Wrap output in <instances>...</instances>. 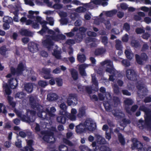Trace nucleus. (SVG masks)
Here are the masks:
<instances>
[{
	"mask_svg": "<svg viewBox=\"0 0 151 151\" xmlns=\"http://www.w3.org/2000/svg\"><path fill=\"white\" fill-rule=\"evenodd\" d=\"M58 96L55 93H50L47 95V99L49 101H54L58 99Z\"/></svg>",
	"mask_w": 151,
	"mask_h": 151,
	"instance_id": "aec40b11",
	"label": "nucleus"
},
{
	"mask_svg": "<svg viewBox=\"0 0 151 151\" xmlns=\"http://www.w3.org/2000/svg\"><path fill=\"white\" fill-rule=\"evenodd\" d=\"M73 79L75 80L78 78V73L74 69H71L70 70Z\"/></svg>",
	"mask_w": 151,
	"mask_h": 151,
	"instance_id": "4c0bfd02",
	"label": "nucleus"
},
{
	"mask_svg": "<svg viewBox=\"0 0 151 151\" xmlns=\"http://www.w3.org/2000/svg\"><path fill=\"white\" fill-rule=\"evenodd\" d=\"M132 141L133 142L131 146V148L132 150L137 148L139 149L138 151H147V148L145 147L142 148V144L138 141L137 139L132 138Z\"/></svg>",
	"mask_w": 151,
	"mask_h": 151,
	"instance_id": "6e6552de",
	"label": "nucleus"
},
{
	"mask_svg": "<svg viewBox=\"0 0 151 151\" xmlns=\"http://www.w3.org/2000/svg\"><path fill=\"white\" fill-rule=\"evenodd\" d=\"M86 66L84 64H82L79 66V70L80 74L82 76H86V74L85 69Z\"/></svg>",
	"mask_w": 151,
	"mask_h": 151,
	"instance_id": "5701e85b",
	"label": "nucleus"
},
{
	"mask_svg": "<svg viewBox=\"0 0 151 151\" xmlns=\"http://www.w3.org/2000/svg\"><path fill=\"white\" fill-rule=\"evenodd\" d=\"M101 64L102 66L106 64L107 66L109 67L107 68L106 71L111 74V75L109 76V80L114 81L116 78L119 76V73L113 68L112 62L109 60H106L101 62Z\"/></svg>",
	"mask_w": 151,
	"mask_h": 151,
	"instance_id": "f03ea898",
	"label": "nucleus"
},
{
	"mask_svg": "<svg viewBox=\"0 0 151 151\" xmlns=\"http://www.w3.org/2000/svg\"><path fill=\"white\" fill-rule=\"evenodd\" d=\"M63 141L64 143L70 146H71L73 145V143L66 138H63Z\"/></svg>",
	"mask_w": 151,
	"mask_h": 151,
	"instance_id": "e2e57ef3",
	"label": "nucleus"
},
{
	"mask_svg": "<svg viewBox=\"0 0 151 151\" xmlns=\"http://www.w3.org/2000/svg\"><path fill=\"white\" fill-rule=\"evenodd\" d=\"M61 51L57 49H55L53 50V52L52 53V55L54 57H61L60 55Z\"/></svg>",
	"mask_w": 151,
	"mask_h": 151,
	"instance_id": "8fccbe9b",
	"label": "nucleus"
},
{
	"mask_svg": "<svg viewBox=\"0 0 151 151\" xmlns=\"http://www.w3.org/2000/svg\"><path fill=\"white\" fill-rule=\"evenodd\" d=\"M3 22L4 23H11L13 22V19L10 17L5 16L3 18Z\"/></svg>",
	"mask_w": 151,
	"mask_h": 151,
	"instance_id": "c03bdc74",
	"label": "nucleus"
},
{
	"mask_svg": "<svg viewBox=\"0 0 151 151\" xmlns=\"http://www.w3.org/2000/svg\"><path fill=\"white\" fill-rule=\"evenodd\" d=\"M42 110L41 111H38L39 112L38 113V116L40 118H42V119H46L47 120L49 119L50 117L47 116V113L45 111H43Z\"/></svg>",
	"mask_w": 151,
	"mask_h": 151,
	"instance_id": "a211bd4d",
	"label": "nucleus"
},
{
	"mask_svg": "<svg viewBox=\"0 0 151 151\" xmlns=\"http://www.w3.org/2000/svg\"><path fill=\"white\" fill-rule=\"evenodd\" d=\"M14 112L16 113L17 116L21 118V119L23 121L27 122H33L34 121V119L32 118L30 119L29 117H27L25 115L22 114V112L17 109H15Z\"/></svg>",
	"mask_w": 151,
	"mask_h": 151,
	"instance_id": "9d476101",
	"label": "nucleus"
},
{
	"mask_svg": "<svg viewBox=\"0 0 151 151\" xmlns=\"http://www.w3.org/2000/svg\"><path fill=\"white\" fill-rule=\"evenodd\" d=\"M118 137L120 142L122 145H124L125 142L124 139L122 134L120 133H118Z\"/></svg>",
	"mask_w": 151,
	"mask_h": 151,
	"instance_id": "09e8293b",
	"label": "nucleus"
},
{
	"mask_svg": "<svg viewBox=\"0 0 151 151\" xmlns=\"http://www.w3.org/2000/svg\"><path fill=\"white\" fill-rule=\"evenodd\" d=\"M35 19H36L35 21L37 23H40L41 24H43L42 23H44V22H46V21L45 20L42 21V18L39 16H35Z\"/></svg>",
	"mask_w": 151,
	"mask_h": 151,
	"instance_id": "603ef678",
	"label": "nucleus"
},
{
	"mask_svg": "<svg viewBox=\"0 0 151 151\" xmlns=\"http://www.w3.org/2000/svg\"><path fill=\"white\" fill-rule=\"evenodd\" d=\"M122 64L125 67H129L130 65L129 61L128 59L124 60L122 61Z\"/></svg>",
	"mask_w": 151,
	"mask_h": 151,
	"instance_id": "4d7b16f0",
	"label": "nucleus"
},
{
	"mask_svg": "<svg viewBox=\"0 0 151 151\" xmlns=\"http://www.w3.org/2000/svg\"><path fill=\"white\" fill-rule=\"evenodd\" d=\"M124 102L125 105L128 106L131 105L134 103L132 100L129 98H126L124 99Z\"/></svg>",
	"mask_w": 151,
	"mask_h": 151,
	"instance_id": "a19ab883",
	"label": "nucleus"
},
{
	"mask_svg": "<svg viewBox=\"0 0 151 151\" xmlns=\"http://www.w3.org/2000/svg\"><path fill=\"white\" fill-rule=\"evenodd\" d=\"M33 141L31 140H29L27 142V145L25 147L26 151H33V149L32 146L33 145Z\"/></svg>",
	"mask_w": 151,
	"mask_h": 151,
	"instance_id": "bb28decb",
	"label": "nucleus"
},
{
	"mask_svg": "<svg viewBox=\"0 0 151 151\" xmlns=\"http://www.w3.org/2000/svg\"><path fill=\"white\" fill-rule=\"evenodd\" d=\"M20 34L22 35L25 36H31L32 35V32L27 29H22L20 32Z\"/></svg>",
	"mask_w": 151,
	"mask_h": 151,
	"instance_id": "72a5a7b5",
	"label": "nucleus"
},
{
	"mask_svg": "<svg viewBox=\"0 0 151 151\" xmlns=\"http://www.w3.org/2000/svg\"><path fill=\"white\" fill-rule=\"evenodd\" d=\"M63 116H57L56 120L57 122L60 123L64 124L66 122V118L65 117Z\"/></svg>",
	"mask_w": 151,
	"mask_h": 151,
	"instance_id": "2f4dec72",
	"label": "nucleus"
},
{
	"mask_svg": "<svg viewBox=\"0 0 151 151\" xmlns=\"http://www.w3.org/2000/svg\"><path fill=\"white\" fill-rule=\"evenodd\" d=\"M108 0H93L91 2L96 5H101L104 7L108 4Z\"/></svg>",
	"mask_w": 151,
	"mask_h": 151,
	"instance_id": "dca6fc26",
	"label": "nucleus"
},
{
	"mask_svg": "<svg viewBox=\"0 0 151 151\" xmlns=\"http://www.w3.org/2000/svg\"><path fill=\"white\" fill-rule=\"evenodd\" d=\"M123 29L126 32H128L130 29V26L129 24L127 22H126L124 24Z\"/></svg>",
	"mask_w": 151,
	"mask_h": 151,
	"instance_id": "864d4df0",
	"label": "nucleus"
},
{
	"mask_svg": "<svg viewBox=\"0 0 151 151\" xmlns=\"http://www.w3.org/2000/svg\"><path fill=\"white\" fill-rule=\"evenodd\" d=\"M39 45L36 43L31 42L28 44V49L30 52L34 53L38 50Z\"/></svg>",
	"mask_w": 151,
	"mask_h": 151,
	"instance_id": "ddd939ff",
	"label": "nucleus"
},
{
	"mask_svg": "<svg viewBox=\"0 0 151 151\" xmlns=\"http://www.w3.org/2000/svg\"><path fill=\"white\" fill-rule=\"evenodd\" d=\"M86 130H88L90 132H93L96 128V123L91 119H87L84 122Z\"/></svg>",
	"mask_w": 151,
	"mask_h": 151,
	"instance_id": "0eeeda50",
	"label": "nucleus"
},
{
	"mask_svg": "<svg viewBox=\"0 0 151 151\" xmlns=\"http://www.w3.org/2000/svg\"><path fill=\"white\" fill-rule=\"evenodd\" d=\"M60 37L61 38L63 39L65 38V36L63 35H58L55 36L48 35L46 39L42 41V43L48 49H50L51 47L54 45V43L52 40L59 38Z\"/></svg>",
	"mask_w": 151,
	"mask_h": 151,
	"instance_id": "7ed1b4c3",
	"label": "nucleus"
},
{
	"mask_svg": "<svg viewBox=\"0 0 151 151\" xmlns=\"http://www.w3.org/2000/svg\"><path fill=\"white\" fill-rule=\"evenodd\" d=\"M25 96V94L23 92H18L16 95L15 97L19 99H22Z\"/></svg>",
	"mask_w": 151,
	"mask_h": 151,
	"instance_id": "13d9d810",
	"label": "nucleus"
},
{
	"mask_svg": "<svg viewBox=\"0 0 151 151\" xmlns=\"http://www.w3.org/2000/svg\"><path fill=\"white\" fill-rule=\"evenodd\" d=\"M87 30V28L84 27H81L79 28L80 33L82 34L84 36H86V32Z\"/></svg>",
	"mask_w": 151,
	"mask_h": 151,
	"instance_id": "3c124183",
	"label": "nucleus"
},
{
	"mask_svg": "<svg viewBox=\"0 0 151 151\" xmlns=\"http://www.w3.org/2000/svg\"><path fill=\"white\" fill-rule=\"evenodd\" d=\"M85 37V36L83 35L82 34L80 33V32L77 33L75 36L74 39L76 42L79 43L82 41L83 37Z\"/></svg>",
	"mask_w": 151,
	"mask_h": 151,
	"instance_id": "393cba45",
	"label": "nucleus"
},
{
	"mask_svg": "<svg viewBox=\"0 0 151 151\" xmlns=\"http://www.w3.org/2000/svg\"><path fill=\"white\" fill-rule=\"evenodd\" d=\"M126 76L127 78L132 81H136L137 76L135 72L133 70L129 69L126 71Z\"/></svg>",
	"mask_w": 151,
	"mask_h": 151,
	"instance_id": "9b49d317",
	"label": "nucleus"
},
{
	"mask_svg": "<svg viewBox=\"0 0 151 151\" xmlns=\"http://www.w3.org/2000/svg\"><path fill=\"white\" fill-rule=\"evenodd\" d=\"M106 52V50L104 48H99L95 50L94 54L96 55H99L104 54Z\"/></svg>",
	"mask_w": 151,
	"mask_h": 151,
	"instance_id": "a878e982",
	"label": "nucleus"
},
{
	"mask_svg": "<svg viewBox=\"0 0 151 151\" xmlns=\"http://www.w3.org/2000/svg\"><path fill=\"white\" fill-rule=\"evenodd\" d=\"M42 134L44 135L42 139L44 141L48 143H53L55 141V138L54 137L52 132L49 131H42Z\"/></svg>",
	"mask_w": 151,
	"mask_h": 151,
	"instance_id": "423d86ee",
	"label": "nucleus"
},
{
	"mask_svg": "<svg viewBox=\"0 0 151 151\" xmlns=\"http://www.w3.org/2000/svg\"><path fill=\"white\" fill-rule=\"evenodd\" d=\"M100 151H111V149L105 146H101L100 149Z\"/></svg>",
	"mask_w": 151,
	"mask_h": 151,
	"instance_id": "052dcab7",
	"label": "nucleus"
},
{
	"mask_svg": "<svg viewBox=\"0 0 151 151\" xmlns=\"http://www.w3.org/2000/svg\"><path fill=\"white\" fill-rule=\"evenodd\" d=\"M10 87L13 89L15 88L17 85V81L16 78H12L9 81Z\"/></svg>",
	"mask_w": 151,
	"mask_h": 151,
	"instance_id": "4be33fe9",
	"label": "nucleus"
},
{
	"mask_svg": "<svg viewBox=\"0 0 151 151\" xmlns=\"http://www.w3.org/2000/svg\"><path fill=\"white\" fill-rule=\"evenodd\" d=\"M85 109L83 107H81L79 108V112L77 114L78 118H81L85 115Z\"/></svg>",
	"mask_w": 151,
	"mask_h": 151,
	"instance_id": "7c9ffc66",
	"label": "nucleus"
},
{
	"mask_svg": "<svg viewBox=\"0 0 151 151\" xmlns=\"http://www.w3.org/2000/svg\"><path fill=\"white\" fill-rule=\"evenodd\" d=\"M139 109L145 112L146 116L145 117V121L141 119L139 120L138 126L140 129L147 128L148 130H151V109L143 106H140Z\"/></svg>",
	"mask_w": 151,
	"mask_h": 151,
	"instance_id": "f257e3e1",
	"label": "nucleus"
},
{
	"mask_svg": "<svg viewBox=\"0 0 151 151\" xmlns=\"http://www.w3.org/2000/svg\"><path fill=\"white\" fill-rule=\"evenodd\" d=\"M124 53L126 57H133L134 54L132 51L130 49H126L125 50Z\"/></svg>",
	"mask_w": 151,
	"mask_h": 151,
	"instance_id": "a18cd8bd",
	"label": "nucleus"
},
{
	"mask_svg": "<svg viewBox=\"0 0 151 151\" xmlns=\"http://www.w3.org/2000/svg\"><path fill=\"white\" fill-rule=\"evenodd\" d=\"M25 67L22 63H20L18 65L16 69L13 67H11L10 70L11 73L13 75L16 74L17 75L21 74L22 72L25 69Z\"/></svg>",
	"mask_w": 151,
	"mask_h": 151,
	"instance_id": "1a4fd4ad",
	"label": "nucleus"
},
{
	"mask_svg": "<svg viewBox=\"0 0 151 151\" xmlns=\"http://www.w3.org/2000/svg\"><path fill=\"white\" fill-rule=\"evenodd\" d=\"M92 82L93 84L95 86V88L94 90L97 91L98 90V83L96 79L95 76L92 75Z\"/></svg>",
	"mask_w": 151,
	"mask_h": 151,
	"instance_id": "473e14b6",
	"label": "nucleus"
},
{
	"mask_svg": "<svg viewBox=\"0 0 151 151\" xmlns=\"http://www.w3.org/2000/svg\"><path fill=\"white\" fill-rule=\"evenodd\" d=\"M3 87L4 88V90L6 93L8 95H9L11 93V91L9 88L8 85L7 84H4Z\"/></svg>",
	"mask_w": 151,
	"mask_h": 151,
	"instance_id": "37998d69",
	"label": "nucleus"
},
{
	"mask_svg": "<svg viewBox=\"0 0 151 151\" xmlns=\"http://www.w3.org/2000/svg\"><path fill=\"white\" fill-rule=\"evenodd\" d=\"M77 96L76 94H70L68 96L67 103L68 106H70L73 104H76L77 103Z\"/></svg>",
	"mask_w": 151,
	"mask_h": 151,
	"instance_id": "f8f14e48",
	"label": "nucleus"
},
{
	"mask_svg": "<svg viewBox=\"0 0 151 151\" xmlns=\"http://www.w3.org/2000/svg\"><path fill=\"white\" fill-rule=\"evenodd\" d=\"M29 104L32 108L38 111H41L43 107L38 103L37 96V95H30L28 96Z\"/></svg>",
	"mask_w": 151,
	"mask_h": 151,
	"instance_id": "20e7f679",
	"label": "nucleus"
},
{
	"mask_svg": "<svg viewBox=\"0 0 151 151\" xmlns=\"http://www.w3.org/2000/svg\"><path fill=\"white\" fill-rule=\"evenodd\" d=\"M55 80L58 86H61L63 83L62 80L59 78H56Z\"/></svg>",
	"mask_w": 151,
	"mask_h": 151,
	"instance_id": "774afa93",
	"label": "nucleus"
},
{
	"mask_svg": "<svg viewBox=\"0 0 151 151\" xmlns=\"http://www.w3.org/2000/svg\"><path fill=\"white\" fill-rule=\"evenodd\" d=\"M113 105L114 106L116 107L118 104H120L121 102L120 99L117 96H114L113 98Z\"/></svg>",
	"mask_w": 151,
	"mask_h": 151,
	"instance_id": "f704fd0d",
	"label": "nucleus"
},
{
	"mask_svg": "<svg viewBox=\"0 0 151 151\" xmlns=\"http://www.w3.org/2000/svg\"><path fill=\"white\" fill-rule=\"evenodd\" d=\"M43 22L44 23H42L43 24H41L42 27L41 29H42L45 32L48 29V28L47 27L46 25V24L47 23V22L45 23V22Z\"/></svg>",
	"mask_w": 151,
	"mask_h": 151,
	"instance_id": "69168bd1",
	"label": "nucleus"
},
{
	"mask_svg": "<svg viewBox=\"0 0 151 151\" xmlns=\"http://www.w3.org/2000/svg\"><path fill=\"white\" fill-rule=\"evenodd\" d=\"M38 84L40 86L42 87H45L47 85L46 82L42 81H39L38 82Z\"/></svg>",
	"mask_w": 151,
	"mask_h": 151,
	"instance_id": "bf43d9fd",
	"label": "nucleus"
},
{
	"mask_svg": "<svg viewBox=\"0 0 151 151\" xmlns=\"http://www.w3.org/2000/svg\"><path fill=\"white\" fill-rule=\"evenodd\" d=\"M131 44L132 47L136 48H138L140 46L139 41L135 40H132Z\"/></svg>",
	"mask_w": 151,
	"mask_h": 151,
	"instance_id": "58836bf2",
	"label": "nucleus"
},
{
	"mask_svg": "<svg viewBox=\"0 0 151 151\" xmlns=\"http://www.w3.org/2000/svg\"><path fill=\"white\" fill-rule=\"evenodd\" d=\"M112 86L114 93L117 95H118L120 93L119 88L116 84H114L112 85Z\"/></svg>",
	"mask_w": 151,
	"mask_h": 151,
	"instance_id": "c9c22d12",
	"label": "nucleus"
},
{
	"mask_svg": "<svg viewBox=\"0 0 151 151\" xmlns=\"http://www.w3.org/2000/svg\"><path fill=\"white\" fill-rule=\"evenodd\" d=\"M117 12L116 9H113L111 11H107L106 12V15L108 17H111L116 14Z\"/></svg>",
	"mask_w": 151,
	"mask_h": 151,
	"instance_id": "e433bc0d",
	"label": "nucleus"
},
{
	"mask_svg": "<svg viewBox=\"0 0 151 151\" xmlns=\"http://www.w3.org/2000/svg\"><path fill=\"white\" fill-rule=\"evenodd\" d=\"M24 88L27 92L31 93L33 91V85L32 83H26L24 84Z\"/></svg>",
	"mask_w": 151,
	"mask_h": 151,
	"instance_id": "6ab92c4d",
	"label": "nucleus"
},
{
	"mask_svg": "<svg viewBox=\"0 0 151 151\" xmlns=\"http://www.w3.org/2000/svg\"><path fill=\"white\" fill-rule=\"evenodd\" d=\"M87 34L88 36L90 37H96L97 36V34L96 32L91 31H87Z\"/></svg>",
	"mask_w": 151,
	"mask_h": 151,
	"instance_id": "680f3d73",
	"label": "nucleus"
},
{
	"mask_svg": "<svg viewBox=\"0 0 151 151\" xmlns=\"http://www.w3.org/2000/svg\"><path fill=\"white\" fill-rule=\"evenodd\" d=\"M71 121H74L76 119V115L68 113L66 116Z\"/></svg>",
	"mask_w": 151,
	"mask_h": 151,
	"instance_id": "de8ad7c7",
	"label": "nucleus"
},
{
	"mask_svg": "<svg viewBox=\"0 0 151 151\" xmlns=\"http://www.w3.org/2000/svg\"><path fill=\"white\" fill-rule=\"evenodd\" d=\"M27 117H29L31 119L33 118L34 120H35V115L36 114V112L35 111L28 110L27 111Z\"/></svg>",
	"mask_w": 151,
	"mask_h": 151,
	"instance_id": "c756f323",
	"label": "nucleus"
},
{
	"mask_svg": "<svg viewBox=\"0 0 151 151\" xmlns=\"http://www.w3.org/2000/svg\"><path fill=\"white\" fill-rule=\"evenodd\" d=\"M7 51L6 48L5 46H3L0 47V53L2 55H5Z\"/></svg>",
	"mask_w": 151,
	"mask_h": 151,
	"instance_id": "49530a36",
	"label": "nucleus"
},
{
	"mask_svg": "<svg viewBox=\"0 0 151 151\" xmlns=\"http://www.w3.org/2000/svg\"><path fill=\"white\" fill-rule=\"evenodd\" d=\"M96 137L97 138V141L98 144H104L106 143V141L105 138L101 135L96 134Z\"/></svg>",
	"mask_w": 151,
	"mask_h": 151,
	"instance_id": "b1692460",
	"label": "nucleus"
},
{
	"mask_svg": "<svg viewBox=\"0 0 151 151\" xmlns=\"http://www.w3.org/2000/svg\"><path fill=\"white\" fill-rule=\"evenodd\" d=\"M115 47L117 50L122 51L123 47L122 44V42L119 40H116L115 41Z\"/></svg>",
	"mask_w": 151,
	"mask_h": 151,
	"instance_id": "cd10ccee",
	"label": "nucleus"
},
{
	"mask_svg": "<svg viewBox=\"0 0 151 151\" xmlns=\"http://www.w3.org/2000/svg\"><path fill=\"white\" fill-rule=\"evenodd\" d=\"M147 57H136V60L138 63L140 65H142L143 62L147 60Z\"/></svg>",
	"mask_w": 151,
	"mask_h": 151,
	"instance_id": "ea45409f",
	"label": "nucleus"
},
{
	"mask_svg": "<svg viewBox=\"0 0 151 151\" xmlns=\"http://www.w3.org/2000/svg\"><path fill=\"white\" fill-rule=\"evenodd\" d=\"M102 43L105 46H107L108 43V38L106 36H102L101 38Z\"/></svg>",
	"mask_w": 151,
	"mask_h": 151,
	"instance_id": "79ce46f5",
	"label": "nucleus"
},
{
	"mask_svg": "<svg viewBox=\"0 0 151 151\" xmlns=\"http://www.w3.org/2000/svg\"><path fill=\"white\" fill-rule=\"evenodd\" d=\"M86 130L84 123H81L76 126V132L78 133L81 134L85 132Z\"/></svg>",
	"mask_w": 151,
	"mask_h": 151,
	"instance_id": "2eb2a0df",
	"label": "nucleus"
},
{
	"mask_svg": "<svg viewBox=\"0 0 151 151\" xmlns=\"http://www.w3.org/2000/svg\"><path fill=\"white\" fill-rule=\"evenodd\" d=\"M51 69L50 68H43L42 70V73L43 74V78L46 79H48L52 78L51 75L50 73Z\"/></svg>",
	"mask_w": 151,
	"mask_h": 151,
	"instance_id": "4468645a",
	"label": "nucleus"
},
{
	"mask_svg": "<svg viewBox=\"0 0 151 151\" xmlns=\"http://www.w3.org/2000/svg\"><path fill=\"white\" fill-rule=\"evenodd\" d=\"M112 113L114 116L118 118L122 117L124 116V113L120 109H116L113 110L112 111Z\"/></svg>",
	"mask_w": 151,
	"mask_h": 151,
	"instance_id": "f3484780",
	"label": "nucleus"
},
{
	"mask_svg": "<svg viewBox=\"0 0 151 151\" xmlns=\"http://www.w3.org/2000/svg\"><path fill=\"white\" fill-rule=\"evenodd\" d=\"M56 109L54 107H51L50 109V110L48 109H46L45 111L47 113V115L50 117H54L55 115L53 113L55 112Z\"/></svg>",
	"mask_w": 151,
	"mask_h": 151,
	"instance_id": "412c9836",
	"label": "nucleus"
},
{
	"mask_svg": "<svg viewBox=\"0 0 151 151\" xmlns=\"http://www.w3.org/2000/svg\"><path fill=\"white\" fill-rule=\"evenodd\" d=\"M136 86L138 89L137 93L138 96L140 99H142L147 95V90L144 84L141 81H138L136 84Z\"/></svg>",
	"mask_w": 151,
	"mask_h": 151,
	"instance_id": "39448f33",
	"label": "nucleus"
},
{
	"mask_svg": "<svg viewBox=\"0 0 151 151\" xmlns=\"http://www.w3.org/2000/svg\"><path fill=\"white\" fill-rule=\"evenodd\" d=\"M67 109H60L59 111V114L61 115L66 116L68 114L67 111Z\"/></svg>",
	"mask_w": 151,
	"mask_h": 151,
	"instance_id": "5fc2aeb1",
	"label": "nucleus"
},
{
	"mask_svg": "<svg viewBox=\"0 0 151 151\" xmlns=\"http://www.w3.org/2000/svg\"><path fill=\"white\" fill-rule=\"evenodd\" d=\"M28 13L29 14L27 15V17L31 19H35V16H34V14H35L36 15H38L39 12L37 11H34L32 10H30L29 11Z\"/></svg>",
	"mask_w": 151,
	"mask_h": 151,
	"instance_id": "c85d7f7f",
	"label": "nucleus"
},
{
	"mask_svg": "<svg viewBox=\"0 0 151 151\" xmlns=\"http://www.w3.org/2000/svg\"><path fill=\"white\" fill-rule=\"evenodd\" d=\"M59 149L60 151H68L67 147L63 145H61L59 146Z\"/></svg>",
	"mask_w": 151,
	"mask_h": 151,
	"instance_id": "6e6d98bb",
	"label": "nucleus"
},
{
	"mask_svg": "<svg viewBox=\"0 0 151 151\" xmlns=\"http://www.w3.org/2000/svg\"><path fill=\"white\" fill-rule=\"evenodd\" d=\"M129 40V36L127 34H125L122 37V41L123 42H127Z\"/></svg>",
	"mask_w": 151,
	"mask_h": 151,
	"instance_id": "0e129e2a",
	"label": "nucleus"
},
{
	"mask_svg": "<svg viewBox=\"0 0 151 151\" xmlns=\"http://www.w3.org/2000/svg\"><path fill=\"white\" fill-rule=\"evenodd\" d=\"M135 32L137 34H140L142 33H144L145 30L141 28H138L136 29Z\"/></svg>",
	"mask_w": 151,
	"mask_h": 151,
	"instance_id": "338daca9",
	"label": "nucleus"
}]
</instances>
